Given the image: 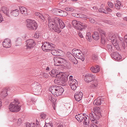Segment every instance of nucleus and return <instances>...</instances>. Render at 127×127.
I'll return each instance as SVG.
<instances>
[{"label":"nucleus","mask_w":127,"mask_h":127,"mask_svg":"<svg viewBox=\"0 0 127 127\" xmlns=\"http://www.w3.org/2000/svg\"><path fill=\"white\" fill-rule=\"evenodd\" d=\"M48 26L49 28H52L57 33L61 32L60 29H63L65 25L62 21L60 18L56 17L53 19H48Z\"/></svg>","instance_id":"f257e3e1"},{"label":"nucleus","mask_w":127,"mask_h":127,"mask_svg":"<svg viewBox=\"0 0 127 127\" xmlns=\"http://www.w3.org/2000/svg\"><path fill=\"white\" fill-rule=\"evenodd\" d=\"M49 90L55 96H59L62 94L64 90L61 87L54 85L50 86Z\"/></svg>","instance_id":"f03ea898"},{"label":"nucleus","mask_w":127,"mask_h":127,"mask_svg":"<svg viewBox=\"0 0 127 127\" xmlns=\"http://www.w3.org/2000/svg\"><path fill=\"white\" fill-rule=\"evenodd\" d=\"M20 103L17 99H15L14 101L11 102L9 107L10 111L12 112H17L19 111L21 109V106L19 105Z\"/></svg>","instance_id":"7ed1b4c3"},{"label":"nucleus","mask_w":127,"mask_h":127,"mask_svg":"<svg viewBox=\"0 0 127 127\" xmlns=\"http://www.w3.org/2000/svg\"><path fill=\"white\" fill-rule=\"evenodd\" d=\"M72 24L76 29L78 30L82 31L85 29L87 26L85 22H81L76 20H73L72 21Z\"/></svg>","instance_id":"20e7f679"},{"label":"nucleus","mask_w":127,"mask_h":127,"mask_svg":"<svg viewBox=\"0 0 127 127\" xmlns=\"http://www.w3.org/2000/svg\"><path fill=\"white\" fill-rule=\"evenodd\" d=\"M94 110V112H92L89 114L90 117L99 119L102 116L100 112L101 110L98 107L95 108Z\"/></svg>","instance_id":"39448f33"},{"label":"nucleus","mask_w":127,"mask_h":127,"mask_svg":"<svg viewBox=\"0 0 127 127\" xmlns=\"http://www.w3.org/2000/svg\"><path fill=\"white\" fill-rule=\"evenodd\" d=\"M55 46V45L52 43L46 42L42 46V48L44 51H47L48 50H51L53 49H54Z\"/></svg>","instance_id":"423d86ee"},{"label":"nucleus","mask_w":127,"mask_h":127,"mask_svg":"<svg viewBox=\"0 0 127 127\" xmlns=\"http://www.w3.org/2000/svg\"><path fill=\"white\" fill-rule=\"evenodd\" d=\"M27 26L29 30H35L37 28V24L35 22L29 19L27 20Z\"/></svg>","instance_id":"0eeeda50"},{"label":"nucleus","mask_w":127,"mask_h":127,"mask_svg":"<svg viewBox=\"0 0 127 127\" xmlns=\"http://www.w3.org/2000/svg\"><path fill=\"white\" fill-rule=\"evenodd\" d=\"M27 43L25 46V48L28 50L32 49L35 45V43L34 40L32 39H29L26 41Z\"/></svg>","instance_id":"6e6552de"},{"label":"nucleus","mask_w":127,"mask_h":127,"mask_svg":"<svg viewBox=\"0 0 127 127\" xmlns=\"http://www.w3.org/2000/svg\"><path fill=\"white\" fill-rule=\"evenodd\" d=\"M68 76V75H66L65 73L62 72L60 73L58 75V77L60 78L63 83L65 85V83L67 80Z\"/></svg>","instance_id":"1a4fd4ad"},{"label":"nucleus","mask_w":127,"mask_h":127,"mask_svg":"<svg viewBox=\"0 0 127 127\" xmlns=\"http://www.w3.org/2000/svg\"><path fill=\"white\" fill-rule=\"evenodd\" d=\"M98 31L101 35V42L102 44H104L105 42L104 38L106 37L105 32L100 28H98Z\"/></svg>","instance_id":"9d476101"},{"label":"nucleus","mask_w":127,"mask_h":127,"mask_svg":"<svg viewBox=\"0 0 127 127\" xmlns=\"http://www.w3.org/2000/svg\"><path fill=\"white\" fill-rule=\"evenodd\" d=\"M95 77V75L91 74H88L85 76V80L87 82H91L94 78Z\"/></svg>","instance_id":"9b49d317"},{"label":"nucleus","mask_w":127,"mask_h":127,"mask_svg":"<svg viewBox=\"0 0 127 127\" xmlns=\"http://www.w3.org/2000/svg\"><path fill=\"white\" fill-rule=\"evenodd\" d=\"M33 90L35 92H39L41 90V86L39 83L35 82L33 84Z\"/></svg>","instance_id":"f8f14e48"},{"label":"nucleus","mask_w":127,"mask_h":127,"mask_svg":"<svg viewBox=\"0 0 127 127\" xmlns=\"http://www.w3.org/2000/svg\"><path fill=\"white\" fill-rule=\"evenodd\" d=\"M2 43L3 46L6 48H9L11 46L10 40L9 39H5Z\"/></svg>","instance_id":"ddd939ff"},{"label":"nucleus","mask_w":127,"mask_h":127,"mask_svg":"<svg viewBox=\"0 0 127 127\" xmlns=\"http://www.w3.org/2000/svg\"><path fill=\"white\" fill-rule=\"evenodd\" d=\"M111 54V57L116 60H119L121 59V55L117 52H112Z\"/></svg>","instance_id":"4468645a"},{"label":"nucleus","mask_w":127,"mask_h":127,"mask_svg":"<svg viewBox=\"0 0 127 127\" xmlns=\"http://www.w3.org/2000/svg\"><path fill=\"white\" fill-rule=\"evenodd\" d=\"M98 79L96 78H94L91 82V86L92 88H95L96 87L98 84Z\"/></svg>","instance_id":"2eb2a0df"},{"label":"nucleus","mask_w":127,"mask_h":127,"mask_svg":"<svg viewBox=\"0 0 127 127\" xmlns=\"http://www.w3.org/2000/svg\"><path fill=\"white\" fill-rule=\"evenodd\" d=\"M90 69L92 72L96 73L99 71L100 70V67L99 65H96L95 67H91L90 68Z\"/></svg>","instance_id":"dca6fc26"},{"label":"nucleus","mask_w":127,"mask_h":127,"mask_svg":"<svg viewBox=\"0 0 127 127\" xmlns=\"http://www.w3.org/2000/svg\"><path fill=\"white\" fill-rule=\"evenodd\" d=\"M9 14L10 15H11L14 17H17L19 14V11L18 9H16L10 11Z\"/></svg>","instance_id":"f3484780"},{"label":"nucleus","mask_w":127,"mask_h":127,"mask_svg":"<svg viewBox=\"0 0 127 127\" xmlns=\"http://www.w3.org/2000/svg\"><path fill=\"white\" fill-rule=\"evenodd\" d=\"M50 75L52 77H58V74L57 72V70L55 69H53L51 70V71L49 72Z\"/></svg>","instance_id":"a211bd4d"},{"label":"nucleus","mask_w":127,"mask_h":127,"mask_svg":"<svg viewBox=\"0 0 127 127\" xmlns=\"http://www.w3.org/2000/svg\"><path fill=\"white\" fill-rule=\"evenodd\" d=\"M59 64L63 65L64 66L66 67L67 68H69L67 64V62L65 59L60 58Z\"/></svg>","instance_id":"6ab92c4d"},{"label":"nucleus","mask_w":127,"mask_h":127,"mask_svg":"<svg viewBox=\"0 0 127 127\" xmlns=\"http://www.w3.org/2000/svg\"><path fill=\"white\" fill-rule=\"evenodd\" d=\"M2 11L3 13L6 15L8 17L10 16V14H9V11L8 9L5 7H2L1 11Z\"/></svg>","instance_id":"aec40b11"},{"label":"nucleus","mask_w":127,"mask_h":127,"mask_svg":"<svg viewBox=\"0 0 127 127\" xmlns=\"http://www.w3.org/2000/svg\"><path fill=\"white\" fill-rule=\"evenodd\" d=\"M57 79H55L54 80V82L57 85H62V86H64L65 84L63 83L62 81H61L60 78L58 77H56Z\"/></svg>","instance_id":"412c9836"},{"label":"nucleus","mask_w":127,"mask_h":127,"mask_svg":"<svg viewBox=\"0 0 127 127\" xmlns=\"http://www.w3.org/2000/svg\"><path fill=\"white\" fill-rule=\"evenodd\" d=\"M82 114H79L75 116V117L76 120L80 122H81L83 120Z\"/></svg>","instance_id":"4be33fe9"},{"label":"nucleus","mask_w":127,"mask_h":127,"mask_svg":"<svg viewBox=\"0 0 127 127\" xmlns=\"http://www.w3.org/2000/svg\"><path fill=\"white\" fill-rule=\"evenodd\" d=\"M19 10L22 14H23L25 15H26L27 14V10L25 7H20Z\"/></svg>","instance_id":"5701e85b"},{"label":"nucleus","mask_w":127,"mask_h":127,"mask_svg":"<svg viewBox=\"0 0 127 127\" xmlns=\"http://www.w3.org/2000/svg\"><path fill=\"white\" fill-rule=\"evenodd\" d=\"M8 90L6 89H4L1 91L0 94L1 95L3 98L4 97L8 95L7 93Z\"/></svg>","instance_id":"b1692460"},{"label":"nucleus","mask_w":127,"mask_h":127,"mask_svg":"<svg viewBox=\"0 0 127 127\" xmlns=\"http://www.w3.org/2000/svg\"><path fill=\"white\" fill-rule=\"evenodd\" d=\"M60 60V57L58 56H56L54 57V65L58 66L60 65V64H59V62Z\"/></svg>","instance_id":"393cba45"},{"label":"nucleus","mask_w":127,"mask_h":127,"mask_svg":"<svg viewBox=\"0 0 127 127\" xmlns=\"http://www.w3.org/2000/svg\"><path fill=\"white\" fill-rule=\"evenodd\" d=\"M101 103V100L99 98H98L95 99L93 102V104L95 105H99Z\"/></svg>","instance_id":"a878e982"},{"label":"nucleus","mask_w":127,"mask_h":127,"mask_svg":"<svg viewBox=\"0 0 127 127\" xmlns=\"http://www.w3.org/2000/svg\"><path fill=\"white\" fill-rule=\"evenodd\" d=\"M35 14L36 16H38L40 20L42 21H44L46 19L42 15L40 14L39 12H36L35 13Z\"/></svg>","instance_id":"bb28decb"},{"label":"nucleus","mask_w":127,"mask_h":127,"mask_svg":"<svg viewBox=\"0 0 127 127\" xmlns=\"http://www.w3.org/2000/svg\"><path fill=\"white\" fill-rule=\"evenodd\" d=\"M76 57L77 58L83 61H84L85 59L84 55L81 51V53L80 52Z\"/></svg>","instance_id":"cd10ccee"},{"label":"nucleus","mask_w":127,"mask_h":127,"mask_svg":"<svg viewBox=\"0 0 127 127\" xmlns=\"http://www.w3.org/2000/svg\"><path fill=\"white\" fill-rule=\"evenodd\" d=\"M54 49H53L52 50H51V53L54 55L57 56L59 55V52L61 51L60 50H56Z\"/></svg>","instance_id":"c85d7f7f"},{"label":"nucleus","mask_w":127,"mask_h":127,"mask_svg":"<svg viewBox=\"0 0 127 127\" xmlns=\"http://www.w3.org/2000/svg\"><path fill=\"white\" fill-rule=\"evenodd\" d=\"M93 38L95 40H98L99 38V34L97 32H94V34L92 35Z\"/></svg>","instance_id":"c756f323"},{"label":"nucleus","mask_w":127,"mask_h":127,"mask_svg":"<svg viewBox=\"0 0 127 127\" xmlns=\"http://www.w3.org/2000/svg\"><path fill=\"white\" fill-rule=\"evenodd\" d=\"M83 120V123L85 125H88L89 123V117L87 115L86 117L84 118V119Z\"/></svg>","instance_id":"7c9ffc66"},{"label":"nucleus","mask_w":127,"mask_h":127,"mask_svg":"<svg viewBox=\"0 0 127 127\" xmlns=\"http://www.w3.org/2000/svg\"><path fill=\"white\" fill-rule=\"evenodd\" d=\"M81 51L78 49L75 50V49H73L72 50V52L74 55L76 57L78 55L80 52L81 53Z\"/></svg>","instance_id":"2f4dec72"},{"label":"nucleus","mask_w":127,"mask_h":127,"mask_svg":"<svg viewBox=\"0 0 127 127\" xmlns=\"http://www.w3.org/2000/svg\"><path fill=\"white\" fill-rule=\"evenodd\" d=\"M107 47L108 51L110 53L113 52L114 51L113 49V47L109 44H107Z\"/></svg>","instance_id":"473e14b6"},{"label":"nucleus","mask_w":127,"mask_h":127,"mask_svg":"<svg viewBox=\"0 0 127 127\" xmlns=\"http://www.w3.org/2000/svg\"><path fill=\"white\" fill-rule=\"evenodd\" d=\"M16 46L20 45L22 43V39L20 38H18L16 40Z\"/></svg>","instance_id":"72a5a7b5"},{"label":"nucleus","mask_w":127,"mask_h":127,"mask_svg":"<svg viewBox=\"0 0 127 127\" xmlns=\"http://www.w3.org/2000/svg\"><path fill=\"white\" fill-rule=\"evenodd\" d=\"M110 39H111L112 41V43H114V42H116L117 40L115 35H113L110 38Z\"/></svg>","instance_id":"f704fd0d"},{"label":"nucleus","mask_w":127,"mask_h":127,"mask_svg":"<svg viewBox=\"0 0 127 127\" xmlns=\"http://www.w3.org/2000/svg\"><path fill=\"white\" fill-rule=\"evenodd\" d=\"M69 60L73 63L74 64H76L78 63V61L74 57L71 58Z\"/></svg>","instance_id":"c9c22d12"},{"label":"nucleus","mask_w":127,"mask_h":127,"mask_svg":"<svg viewBox=\"0 0 127 127\" xmlns=\"http://www.w3.org/2000/svg\"><path fill=\"white\" fill-rule=\"evenodd\" d=\"M92 58L94 61H96L98 59V56L96 54H94L93 55Z\"/></svg>","instance_id":"e433bc0d"},{"label":"nucleus","mask_w":127,"mask_h":127,"mask_svg":"<svg viewBox=\"0 0 127 127\" xmlns=\"http://www.w3.org/2000/svg\"><path fill=\"white\" fill-rule=\"evenodd\" d=\"M90 120L91 121H92V123H94V125L95 124H97L98 123V122L96 120H97V119H94V118H92L91 117H90ZM98 120V119H97Z\"/></svg>","instance_id":"4c0bfd02"},{"label":"nucleus","mask_w":127,"mask_h":127,"mask_svg":"<svg viewBox=\"0 0 127 127\" xmlns=\"http://www.w3.org/2000/svg\"><path fill=\"white\" fill-rule=\"evenodd\" d=\"M69 85L73 84H78L77 81L75 79L72 80H69Z\"/></svg>","instance_id":"58836bf2"},{"label":"nucleus","mask_w":127,"mask_h":127,"mask_svg":"<svg viewBox=\"0 0 127 127\" xmlns=\"http://www.w3.org/2000/svg\"><path fill=\"white\" fill-rule=\"evenodd\" d=\"M46 120L45 121V124L44 127H52L53 124L52 123H50L49 122L47 123V120Z\"/></svg>","instance_id":"ea45409f"},{"label":"nucleus","mask_w":127,"mask_h":127,"mask_svg":"<svg viewBox=\"0 0 127 127\" xmlns=\"http://www.w3.org/2000/svg\"><path fill=\"white\" fill-rule=\"evenodd\" d=\"M69 85L72 90H75L76 89L78 86V84H75Z\"/></svg>","instance_id":"a19ab883"},{"label":"nucleus","mask_w":127,"mask_h":127,"mask_svg":"<svg viewBox=\"0 0 127 127\" xmlns=\"http://www.w3.org/2000/svg\"><path fill=\"white\" fill-rule=\"evenodd\" d=\"M46 116L47 114L46 113L42 112L40 114V119H44L46 118Z\"/></svg>","instance_id":"79ce46f5"},{"label":"nucleus","mask_w":127,"mask_h":127,"mask_svg":"<svg viewBox=\"0 0 127 127\" xmlns=\"http://www.w3.org/2000/svg\"><path fill=\"white\" fill-rule=\"evenodd\" d=\"M79 96L74 95V97L76 101H80L82 98V96L81 94H80Z\"/></svg>","instance_id":"37998d69"},{"label":"nucleus","mask_w":127,"mask_h":127,"mask_svg":"<svg viewBox=\"0 0 127 127\" xmlns=\"http://www.w3.org/2000/svg\"><path fill=\"white\" fill-rule=\"evenodd\" d=\"M35 124L34 123L30 124L29 123H27L26 124V127H34Z\"/></svg>","instance_id":"c03bdc74"},{"label":"nucleus","mask_w":127,"mask_h":127,"mask_svg":"<svg viewBox=\"0 0 127 127\" xmlns=\"http://www.w3.org/2000/svg\"><path fill=\"white\" fill-rule=\"evenodd\" d=\"M86 38L87 39H89L88 41H90V40L91 39V35L90 32L87 33L86 34Z\"/></svg>","instance_id":"a18cd8bd"},{"label":"nucleus","mask_w":127,"mask_h":127,"mask_svg":"<svg viewBox=\"0 0 127 127\" xmlns=\"http://www.w3.org/2000/svg\"><path fill=\"white\" fill-rule=\"evenodd\" d=\"M61 11V14H60V15L61 16H65L67 15V13L65 11Z\"/></svg>","instance_id":"49530a36"},{"label":"nucleus","mask_w":127,"mask_h":127,"mask_svg":"<svg viewBox=\"0 0 127 127\" xmlns=\"http://www.w3.org/2000/svg\"><path fill=\"white\" fill-rule=\"evenodd\" d=\"M114 43H112L114 47L113 48L115 47L116 48V49H118L119 48V46L118 44L117 43V42H114Z\"/></svg>","instance_id":"de8ad7c7"},{"label":"nucleus","mask_w":127,"mask_h":127,"mask_svg":"<svg viewBox=\"0 0 127 127\" xmlns=\"http://www.w3.org/2000/svg\"><path fill=\"white\" fill-rule=\"evenodd\" d=\"M22 120L21 119L19 118L17 120V125L20 126L22 123Z\"/></svg>","instance_id":"09e8293b"},{"label":"nucleus","mask_w":127,"mask_h":127,"mask_svg":"<svg viewBox=\"0 0 127 127\" xmlns=\"http://www.w3.org/2000/svg\"><path fill=\"white\" fill-rule=\"evenodd\" d=\"M67 54L68 55V57L69 60H70V59L71 58H73V57H74V56L73 55L70 53L69 52H67Z\"/></svg>","instance_id":"8fccbe9b"},{"label":"nucleus","mask_w":127,"mask_h":127,"mask_svg":"<svg viewBox=\"0 0 127 127\" xmlns=\"http://www.w3.org/2000/svg\"><path fill=\"white\" fill-rule=\"evenodd\" d=\"M78 18H85L87 17V16L81 14H79Z\"/></svg>","instance_id":"3c124183"},{"label":"nucleus","mask_w":127,"mask_h":127,"mask_svg":"<svg viewBox=\"0 0 127 127\" xmlns=\"http://www.w3.org/2000/svg\"><path fill=\"white\" fill-rule=\"evenodd\" d=\"M107 4L109 7L110 8H113V4L110 1L108 2Z\"/></svg>","instance_id":"603ef678"},{"label":"nucleus","mask_w":127,"mask_h":127,"mask_svg":"<svg viewBox=\"0 0 127 127\" xmlns=\"http://www.w3.org/2000/svg\"><path fill=\"white\" fill-rule=\"evenodd\" d=\"M39 36V32H35L34 35V37L36 39L38 38Z\"/></svg>","instance_id":"864d4df0"},{"label":"nucleus","mask_w":127,"mask_h":127,"mask_svg":"<svg viewBox=\"0 0 127 127\" xmlns=\"http://www.w3.org/2000/svg\"><path fill=\"white\" fill-rule=\"evenodd\" d=\"M89 20L90 22L92 23H96V22L94 20V19L92 18H89Z\"/></svg>","instance_id":"5fc2aeb1"},{"label":"nucleus","mask_w":127,"mask_h":127,"mask_svg":"<svg viewBox=\"0 0 127 127\" xmlns=\"http://www.w3.org/2000/svg\"><path fill=\"white\" fill-rule=\"evenodd\" d=\"M80 94H81L82 96H83V93H82L81 92V91H78L76 92L75 94L74 95H77V96H79Z\"/></svg>","instance_id":"6e6d98bb"},{"label":"nucleus","mask_w":127,"mask_h":127,"mask_svg":"<svg viewBox=\"0 0 127 127\" xmlns=\"http://www.w3.org/2000/svg\"><path fill=\"white\" fill-rule=\"evenodd\" d=\"M120 5L119 4H115V8L118 10H119L120 8Z\"/></svg>","instance_id":"4d7b16f0"},{"label":"nucleus","mask_w":127,"mask_h":127,"mask_svg":"<svg viewBox=\"0 0 127 127\" xmlns=\"http://www.w3.org/2000/svg\"><path fill=\"white\" fill-rule=\"evenodd\" d=\"M72 16L76 17L78 18L79 16V14L77 13H73L72 14Z\"/></svg>","instance_id":"13d9d810"},{"label":"nucleus","mask_w":127,"mask_h":127,"mask_svg":"<svg viewBox=\"0 0 127 127\" xmlns=\"http://www.w3.org/2000/svg\"><path fill=\"white\" fill-rule=\"evenodd\" d=\"M104 9L102 8H100L98 9V11L100 12L103 13L104 11Z\"/></svg>","instance_id":"bf43d9fd"},{"label":"nucleus","mask_w":127,"mask_h":127,"mask_svg":"<svg viewBox=\"0 0 127 127\" xmlns=\"http://www.w3.org/2000/svg\"><path fill=\"white\" fill-rule=\"evenodd\" d=\"M106 10H107L108 12H111L112 11V10L109 7L107 8L106 9Z\"/></svg>","instance_id":"052dcab7"},{"label":"nucleus","mask_w":127,"mask_h":127,"mask_svg":"<svg viewBox=\"0 0 127 127\" xmlns=\"http://www.w3.org/2000/svg\"><path fill=\"white\" fill-rule=\"evenodd\" d=\"M124 39L126 43H127V35H126L125 36Z\"/></svg>","instance_id":"680f3d73"},{"label":"nucleus","mask_w":127,"mask_h":127,"mask_svg":"<svg viewBox=\"0 0 127 127\" xmlns=\"http://www.w3.org/2000/svg\"><path fill=\"white\" fill-rule=\"evenodd\" d=\"M3 21V19L0 13V23Z\"/></svg>","instance_id":"e2e57ef3"},{"label":"nucleus","mask_w":127,"mask_h":127,"mask_svg":"<svg viewBox=\"0 0 127 127\" xmlns=\"http://www.w3.org/2000/svg\"><path fill=\"white\" fill-rule=\"evenodd\" d=\"M60 9H54V11L56 12V13L57 14H58L59 11Z\"/></svg>","instance_id":"0e129e2a"},{"label":"nucleus","mask_w":127,"mask_h":127,"mask_svg":"<svg viewBox=\"0 0 127 127\" xmlns=\"http://www.w3.org/2000/svg\"><path fill=\"white\" fill-rule=\"evenodd\" d=\"M116 15L118 17H120L122 15L120 13H118L116 14Z\"/></svg>","instance_id":"69168bd1"},{"label":"nucleus","mask_w":127,"mask_h":127,"mask_svg":"<svg viewBox=\"0 0 127 127\" xmlns=\"http://www.w3.org/2000/svg\"><path fill=\"white\" fill-rule=\"evenodd\" d=\"M78 35L79 36L81 37V38H83V35L82 34V33H81L80 32H79V33H78Z\"/></svg>","instance_id":"338daca9"},{"label":"nucleus","mask_w":127,"mask_h":127,"mask_svg":"<svg viewBox=\"0 0 127 127\" xmlns=\"http://www.w3.org/2000/svg\"><path fill=\"white\" fill-rule=\"evenodd\" d=\"M103 13H104L105 14H108V13L107 10H105L104 9Z\"/></svg>","instance_id":"774afa93"}]
</instances>
